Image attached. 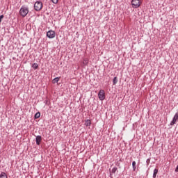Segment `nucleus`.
<instances>
[{
	"instance_id": "obj_4",
	"label": "nucleus",
	"mask_w": 178,
	"mask_h": 178,
	"mask_svg": "<svg viewBox=\"0 0 178 178\" xmlns=\"http://www.w3.org/2000/svg\"><path fill=\"white\" fill-rule=\"evenodd\" d=\"M98 97L100 101H104V99H105V90H100L98 93Z\"/></svg>"
},
{
	"instance_id": "obj_17",
	"label": "nucleus",
	"mask_w": 178,
	"mask_h": 178,
	"mask_svg": "<svg viewBox=\"0 0 178 178\" xmlns=\"http://www.w3.org/2000/svg\"><path fill=\"white\" fill-rule=\"evenodd\" d=\"M116 170H118V168L116 167L113 168V169L111 170V172L115 174L116 173Z\"/></svg>"
},
{
	"instance_id": "obj_20",
	"label": "nucleus",
	"mask_w": 178,
	"mask_h": 178,
	"mask_svg": "<svg viewBox=\"0 0 178 178\" xmlns=\"http://www.w3.org/2000/svg\"><path fill=\"white\" fill-rule=\"evenodd\" d=\"M4 16L3 15H0V23L2 22V19H3Z\"/></svg>"
},
{
	"instance_id": "obj_9",
	"label": "nucleus",
	"mask_w": 178,
	"mask_h": 178,
	"mask_svg": "<svg viewBox=\"0 0 178 178\" xmlns=\"http://www.w3.org/2000/svg\"><path fill=\"white\" fill-rule=\"evenodd\" d=\"M85 126H86V127H90V126H91V120H85Z\"/></svg>"
},
{
	"instance_id": "obj_11",
	"label": "nucleus",
	"mask_w": 178,
	"mask_h": 178,
	"mask_svg": "<svg viewBox=\"0 0 178 178\" xmlns=\"http://www.w3.org/2000/svg\"><path fill=\"white\" fill-rule=\"evenodd\" d=\"M0 178H8V175H6V173L2 172L0 174Z\"/></svg>"
},
{
	"instance_id": "obj_2",
	"label": "nucleus",
	"mask_w": 178,
	"mask_h": 178,
	"mask_svg": "<svg viewBox=\"0 0 178 178\" xmlns=\"http://www.w3.org/2000/svg\"><path fill=\"white\" fill-rule=\"evenodd\" d=\"M34 9L36 12H39L41 9H42V2L38 1L34 3Z\"/></svg>"
},
{
	"instance_id": "obj_6",
	"label": "nucleus",
	"mask_w": 178,
	"mask_h": 178,
	"mask_svg": "<svg viewBox=\"0 0 178 178\" xmlns=\"http://www.w3.org/2000/svg\"><path fill=\"white\" fill-rule=\"evenodd\" d=\"M178 120V112L175 113L174 115L172 120L170 122V126H173L174 124H176V122Z\"/></svg>"
},
{
	"instance_id": "obj_13",
	"label": "nucleus",
	"mask_w": 178,
	"mask_h": 178,
	"mask_svg": "<svg viewBox=\"0 0 178 178\" xmlns=\"http://www.w3.org/2000/svg\"><path fill=\"white\" fill-rule=\"evenodd\" d=\"M156 175H158V169L155 168L154 170V172H153V178H156Z\"/></svg>"
},
{
	"instance_id": "obj_19",
	"label": "nucleus",
	"mask_w": 178,
	"mask_h": 178,
	"mask_svg": "<svg viewBox=\"0 0 178 178\" xmlns=\"http://www.w3.org/2000/svg\"><path fill=\"white\" fill-rule=\"evenodd\" d=\"M58 0H51V2H52L53 3L56 4V3H58Z\"/></svg>"
},
{
	"instance_id": "obj_7",
	"label": "nucleus",
	"mask_w": 178,
	"mask_h": 178,
	"mask_svg": "<svg viewBox=\"0 0 178 178\" xmlns=\"http://www.w3.org/2000/svg\"><path fill=\"white\" fill-rule=\"evenodd\" d=\"M41 141H42V137L40 135L37 136L35 137L36 145H40V144H41Z\"/></svg>"
},
{
	"instance_id": "obj_3",
	"label": "nucleus",
	"mask_w": 178,
	"mask_h": 178,
	"mask_svg": "<svg viewBox=\"0 0 178 178\" xmlns=\"http://www.w3.org/2000/svg\"><path fill=\"white\" fill-rule=\"evenodd\" d=\"M132 8L134 9H138L139 6H141V4L140 3V0H132L131 1Z\"/></svg>"
},
{
	"instance_id": "obj_1",
	"label": "nucleus",
	"mask_w": 178,
	"mask_h": 178,
	"mask_svg": "<svg viewBox=\"0 0 178 178\" xmlns=\"http://www.w3.org/2000/svg\"><path fill=\"white\" fill-rule=\"evenodd\" d=\"M19 15H21L22 17H26V16L29 15V7L24 6H22L19 10Z\"/></svg>"
},
{
	"instance_id": "obj_16",
	"label": "nucleus",
	"mask_w": 178,
	"mask_h": 178,
	"mask_svg": "<svg viewBox=\"0 0 178 178\" xmlns=\"http://www.w3.org/2000/svg\"><path fill=\"white\" fill-rule=\"evenodd\" d=\"M60 78L59 77H56L53 79V84H55L56 83H58L59 81Z\"/></svg>"
},
{
	"instance_id": "obj_18",
	"label": "nucleus",
	"mask_w": 178,
	"mask_h": 178,
	"mask_svg": "<svg viewBox=\"0 0 178 178\" xmlns=\"http://www.w3.org/2000/svg\"><path fill=\"white\" fill-rule=\"evenodd\" d=\"M151 162V159H147V160H146V163H147V165H149V163Z\"/></svg>"
},
{
	"instance_id": "obj_15",
	"label": "nucleus",
	"mask_w": 178,
	"mask_h": 178,
	"mask_svg": "<svg viewBox=\"0 0 178 178\" xmlns=\"http://www.w3.org/2000/svg\"><path fill=\"white\" fill-rule=\"evenodd\" d=\"M32 67H33V69H34L35 70H37V69H38V64L36 63H33V64L32 65Z\"/></svg>"
},
{
	"instance_id": "obj_8",
	"label": "nucleus",
	"mask_w": 178,
	"mask_h": 178,
	"mask_svg": "<svg viewBox=\"0 0 178 178\" xmlns=\"http://www.w3.org/2000/svg\"><path fill=\"white\" fill-rule=\"evenodd\" d=\"M88 62H90V60L88 58H83V66H88Z\"/></svg>"
},
{
	"instance_id": "obj_10",
	"label": "nucleus",
	"mask_w": 178,
	"mask_h": 178,
	"mask_svg": "<svg viewBox=\"0 0 178 178\" xmlns=\"http://www.w3.org/2000/svg\"><path fill=\"white\" fill-rule=\"evenodd\" d=\"M118 76H115L113 79V86H116V84H118Z\"/></svg>"
},
{
	"instance_id": "obj_5",
	"label": "nucleus",
	"mask_w": 178,
	"mask_h": 178,
	"mask_svg": "<svg viewBox=\"0 0 178 178\" xmlns=\"http://www.w3.org/2000/svg\"><path fill=\"white\" fill-rule=\"evenodd\" d=\"M47 37L50 39L55 38V31L52 30L48 31L47 33Z\"/></svg>"
},
{
	"instance_id": "obj_12",
	"label": "nucleus",
	"mask_w": 178,
	"mask_h": 178,
	"mask_svg": "<svg viewBox=\"0 0 178 178\" xmlns=\"http://www.w3.org/2000/svg\"><path fill=\"white\" fill-rule=\"evenodd\" d=\"M132 168H133V171L136 172V169H137V165H136V161L132 162Z\"/></svg>"
},
{
	"instance_id": "obj_14",
	"label": "nucleus",
	"mask_w": 178,
	"mask_h": 178,
	"mask_svg": "<svg viewBox=\"0 0 178 178\" xmlns=\"http://www.w3.org/2000/svg\"><path fill=\"white\" fill-rule=\"evenodd\" d=\"M40 116H41V113L38 112V113H36L35 114L34 118H35V119H38Z\"/></svg>"
}]
</instances>
